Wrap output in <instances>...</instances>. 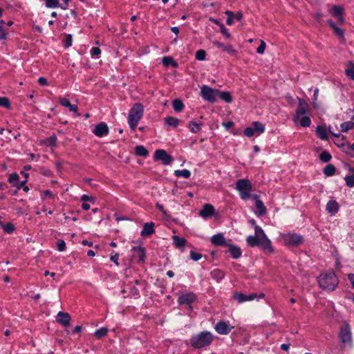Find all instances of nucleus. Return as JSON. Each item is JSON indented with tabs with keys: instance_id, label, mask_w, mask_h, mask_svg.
I'll return each mask as SVG.
<instances>
[{
	"instance_id": "4c0bfd02",
	"label": "nucleus",
	"mask_w": 354,
	"mask_h": 354,
	"mask_svg": "<svg viewBox=\"0 0 354 354\" xmlns=\"http://www.w3.org/2000/svg\"><path fill=\"white\" fill-rule=\"evenodd\" d=\"M354 129V122L352 121L345 122L341 124L340 129L342 132H346L348 130Z\"/></svg>"
},
{
	"instance_id": "393cba45",
	"label": "nucleus",
	"mask_w": 354,
	"mask_h": 354,
	"mask_svg": "<svg viewBox=\"0 0 354 354\" xmlns=\"http://www.w3.org/2000/svg\"><path fill=\"white\" fill-rule=\"evenodd\" d=\"M255 207L257 210L256 214L258 216H263L266 213L267 209L262 201L257 200V201L255 203Z\"/></svg>"
},
{
	"instance_id": "c85d7f7f",
	"label": "nucleus",
	"mask_w": 354,
	"mask_h": 354,
	"mask_svg": "<svg viewBox=\"0 0 354 354\" xmlns=\"http://www.w3.org/2000/svg\"><path fill=\"white\" fill-rule=\"evenodd\" d=\"M211 277L213 279H214L217 281H220L221 280H222L224 278L225 273L221 270L214 269L211 272Z\"/></svg>"
},
{
	"instance_id": "79ce46f5",
	"label": "nucleus",
	"mask_w": 354,
	"mask_h": 354,
	"mask_svg": "<svg viewBox=\"0 0 354 354\" xmlns=\"http://www.w3.org/2000/svg\"><path fill=\"white\" fill-rule=\"evenodd\" d=\"M350 171H353V174L352 175H350V176H346L344 178V180L346 182V185L348 187H354V169H351V168Z\"/></svg>"
},
{
	"instance_id": "aec40b11",
	"label": "nucleus",
	"mask_w": 354,
	"mask_h": 354,
	"mask_svg": "<svg viewBox=\"0 0 354 354\" xmlns=\"http://www.w3.org/2000/svg\"><path fill=\"white\" fill-rule=\"evenodd\" d=\"M339 205L336 201H329L326 206V210L331 215L333 216L339 211Z\"/></svg>"
},
{
	"instance_id": "f3484780",
	"label": "nucleus",
	"mask_w": 354,
	"mask_h": 354,
	"mask_svg": "<svg viewBox=\"0 0 354 354\" xmlns=\"http://www.w3.org/2000/svg\"><path fill=\"white\" fill-rule=\"evenodd\" d=\"M59 103L62 106L68 108L70 111L75 113L77 116L80 115V114L78 113V111H77L78 109H77V105L72 104L68 99H66L65 97H59Z\"/></svg>"
},
{
	"instance_id": "774afa93",
	"label": "nucleus",
	"mask_w": 354,
	"mask_h": 354,
	"mask_svg": "<svg viewBox=\"0 0 354 354\" xmlns=\"http://www.w3.org/2000/svg\"><path fill=\"white\" fill-rule=\"evenodd\" d=\"M38 83L41 86H46L48 84L47 80L44 77H40L38 79Z\"/></svg>"
},
{
	"instance_id": "864d4df0",
	"label": "nucleus",
	"mask_w": 354,
	"mask_h": 354,
	"mask_svg": "<svg viewBox=\"0 0 354 354\" xmlns=\"http://www.w3.org/2000/svg\"><path fill=\"white\" fill-rule=\"evenodd\" d=\"M90 53L93 58H98L101 54V50L98 47H93Z\"/></svg>"
},
{
	"instance_id": "9d476101",
	"label": "nucleus",
	"mask_w": 354,
	"mask_h": 354,
	"mask_svg": "<svg viewBox=\"0 0 354 354\" xmlns=\"http://www.w3.org/2000/svg\"><path fill=\"white\" fill-rule=\"evenodd\" d=\"M197 299V296L194 292H188L180 295L178 297V302L180 305L186 304L189 309H192V304Z\"/></svg>"
},
{
	"instance_id": "9b49d317",
	"label": "nucleus",
	"mask_w": 354,
	"mask_h": 354,
	"mask_svg": "<svg viewBox=\"0 0 354 354\" xmlns=\"http://www.w3.org/2000/svg\"><path fill=\"white\" fill-rule=\"evenodd\" d=\"M234 327L229 321H220L214 326V329L220 335H227Z\"/></svg>"
},
{
	"instance_id": "09e8293b",
	"label": "nucleus",
	"mask_w": 354,
	"mask_h": 354,
	"mask_svg": "<svg viewBox=\"0 0 354 354\" xmlns=\"http://www.w3.org/2000/svg\"><path fill=\"white\" fill-rule=\"evenodd\" d=\"M0 106H3L7 109L10 108V103L8 97H0Z\"/></svg>"
},
{
	"instance_id": "7c9ffc66",
	"label": "nucleus",
	"mask_w": 354,
	"mask_h": 354,
	"mask_svg": "<svg viewBox=\"0 0 354 354\" xmlns=\"http://www.w3.org/2000/svg\"><path fill=\"white\" fill-rule=\"evenodd\" d=\"M165 122L168 126L176 128L178 126L180 120L177 118L169 116L165 118Z\"/></svg>"
},
{
	"instance_id": "e2e57ef3",
	"label": "nucleus",
	"mask_w": 354,
	"mask_h": 354,
	"mask_svg": "<svg viewBox=\"0 0 354 354\" xmlns=\"http://www.w3.org/2000/svg\"><path fill=\"white\" fill-rule=\"evenodd\" d=\"M81 201H84V203L86 202V201H91V202L93 203L95 201V199L92 196H90L86 195V194H84V195H82L81 196Z\"/></svg>"
},
{
	"instance_id": "1a4fd4ad",
	"label": "nucleus",
	"mask_w": 354,
	"mask_h": 354,
	"mask_svg": "<svg viewBox=\"0 0 354 354\" xmlns=\"http://www.w3.org/2000/svg\"><path fill=\"white\" fill-rule=\"evenodd\" d=\"M310 115L308 104L303 99L298 97V106L293 117H298Z\"/></svg>"
},
{
	"instance_id": "ddd939ff",
	"label": "nucleus",
	"mask_w": 354,
	"mask_h": 354,
	"mask_svg": "<svg viewBox=\"0 0 354 354\" xmlns=\"http://www.w3.org/2000/svg\"><path fill=\"white\" fill-rule=\"evenodd\" d=\"M230 241H227L222 233H218L211 237V243L215 246H227Z\"/></svg>"
},
{
	"instance_id": "cd10ccee",
	"label": "nucleus",
	"mask_w": 354,
	"mask_h": 354,
	"mask_svg": "<svg viewBox=\"0 0 354 354\" xmlns=\"http://www.w3.org/2000/svg\"><path fill=\"white\" fill-rule=\"evenodd\" d=\"M132 250L134 254L139 258V261H143L145 259V250L142 247H133Z\"/></svg>"
},
{
	"instance_id": "c03bdc74",
	"label": "nucleus",
	"mask_w": 354,
	"mask_h": 354,
	"mask_svg": "<svg viewBox=\"0 0 354 354\" xmlns=\"http://www.w3.org/2000/svg\"><path fill=\"white\" fill-rule=\"evenodd\" d=\"M19 177L17 173L11 174L8 178L9 183L15 187L17 185V183H19Z\"/></svg>"
},
{
	"instance_id": "680f3d73",
	"label": "nucleus",
	"mask_w": 354,
	"mask_h": 354,
	"mask_svg": "<svg viewBox=\"0 0 354 354\" xmlns=\"http://www.w3.org/2000/svg\"><path fill=\"white\" fill-rule=\"evenodd\" d=\"M56 142H57V137L55 135H53L47 139L48 144L51 146H55L56 145Z\"/></svg>"
},
{
	"instance_id": "49530a36",
	"label": "nucleus",
	"mask_w": 354,
	"mask_h": 354,
	"mask_svg": "<svg viewBox=\"0 0 354 354\" xmlns=\"http://www.w3.org/2000/svg\"><path fill=\"white\" fill-rule=\"evenodd\" d=\"M5 22L3 20L0 21V40L6 39L7 33L6 30H5L3 26L5 25Z\"/></svg>"
},
{
	"instance_id": "8fccbe9b",
	"label": "nucleus",
	"mask_w": 354,
	"mask_h": 354,
	"mask_svg": "<svg viewBox=\"0 0 354 354\" xmlns=\"http://www.w3.org/2000/svg\"><path fill=\"white\" fill-rule=\"evenodd\" d=\"M254 232H255L254 235H256L258 237H259L260 239L261 238H263V236H267L266 235V234L264 233L263 229L260 226H259V225H255V227H254Z\"/></svg>"
},
{
	"instance_id": "c9c22d12",
	"label": "nucleus",
	"mask_w": 354,
	"mask_h": 354,
	"mask_svg": "<svg viewBox=\"0 0 354 354\" xmlns=\"http://www.w3.org/2000/svg\"><path fill=\"white\" fill-rule=\"evenodd\" d=\"M174 244L177 248H183L185 245L186 240L178 236H173Z\"/></svg>"
},
{
	"instance_id": "ea45409f",
	"label": "nucleus",
	"mask_w": 354,
	"mask_h": 354,
	"mask_svg": "<svg viewBox=\"0 0 354 354\" xmlns=\"http://www.w3.org/2000/svg\"><path fill=\"white\" fill-rule=\"evenodd\" d=\"M172 106L176 112H180L183 109L184 104L181 100L176 99L172 102Z\"/></svg>"
},
{
	"instance_id": "f8f14e48",
	"label": "nucleus",
	"mask_w": 354,
	"mask_h": 354,
	"mask_svg": "<svg viewBox=\"0 0 354 354\" xmlns=\"http://www.w3.org/2000/svg\"><path fill=\"white\" fill-rule=\"evenodd\" d=\"M261 250L266 254H271L274 252V248L272 245L270 240L267 236H263L260 239L259 245Z\"/></svg>"
},
{
	"instance_id": "423d86ee",
	"label": "nucleus",
	"mask_w": 354,
	"mask_h": 354,
	"mask_svg": "<svg viewBox=\"0 0 354 354\" xmlns=\"http://www.w3.org/2000/svg\"><path fill=\"white\" fill-rule=\"evenodd\" d=\"M339 338L344 346H351L352 344V333L348 324H344L341 326Z\"/></svg>"
},
{
	"instance_id": "69168bd1",
	"label": "nucleus",
	"mask_w": 354,
	"mask_h": 354,
	"mask_svg": "<svg viewBox=\"0 0 354 354\" xmlns=\"http://www.w3.org/2000/svg\"><path fill=\"white\" fill-rule=\"evenodd\" d=\"M72 45V36L71 35H68L65 39V46L69 47Z\"/></svg>"
},
{
	"instance_id": "dca6fc26",
	"label": "nucleus",
	"mask_w": 354,
	"mask_h": 354,
	"mask_svg": "<svg viewBox=\"0 0 354 354\" xmlns=\"http://www.w3.org/2000/svg\"><path fill=\"white\" fill-rule=\"evenodd\" d=\"M310 115H305L302 116L298 117H292V121L295 124H299L302 127H308L311 124V120L310 118Z\"/></svg>"
},
{
	"instance_id": "2eb2a0df",
	"label": "nucleus",
	"mask_w": 354,
	"mask_h": 354,
	"mask_svg": "<svg viewBox=\"0 0 354 354\" xmlns=\"http://www.w3.org/2000/svg\"><path fill=\"white\" fill-rule=\"evenodd\" d=\"M257 297V294L252 293L248 295H244L240 292H236L233 295V298L238 301V303L241 304L245 301H252L254 298Z\"/></svg>"
},
{
	"instance_id": "a211bd4d",
	"label": "nucleus",
	"mask_w": 354,
	"mask_h": 354,
	"mask_svg": "<svg viewBox=\"0 0 354 354\" xmlns=\"http://www.w3.org/2000/svg\"><path fill=\"white\" fill-rule=\"evenodd\" d=\"M71 316L67 313L59 311L57 313V322L64 326H68L70 325Z\"/></svg>"
},
{
	"instance_id": "5fc2aeb1",
	"label": "nucleus",
	"mask_w": 354,
	"mask_h": 354,
	"mask_svg": "<svg viewBox=\"0 0 354 354\" xmlns=\"http://www.w3.org/2000/svg\"><path fill=\"white\" fill-rule=\"evenodd\" d=\"M255 133L256 132L254 131V128L252 127H248L245 128L243 131L244 136L248 138L253 136Z\"/></svg>"
},
{
	"instance_id": "37998d69",
	"label": "nucleus",
	"mask_w": 354,
	"mask_h": 354,
	"mask_svg": "<svg viewBox=\"0 0 354 354\" xmlns=\"http://www.w3.org/2000/svg\"><path fill=\"white\" fill-rule=\"evenodd\" d=\"M331 155L326 151H324L319 154V159L323 162H328L331 160Z\"/></svg>"
},
{
	"instance_id": "c756f323",
	"label": "nucleus",
	"mask_w": 354,
	"mask_h": 354,
	"mask_svg": "<svg viewBox=\"0 0 354 354\" xmlns=\"http://www.w3.org/2000/svg\"><path fill=\"white\" fill-rule=\"evenodd\" d=\"M136 155L141 157L146 158L149 155V151L142 145H138L135 147Z\"/></svg>"
},
{
	"instance_id": "3c124183",
	"label": "nucleus",
	"mask_w": 354,
	"mask_h": 354,
	"mask_svg": "<svg viewBox=\"0 0 354 354\" xmlns=\"http://www.w3.org/2000/svg\"><path fill=\"white\" fill-rule=\"evenodd\" d=\"M254 232H255L254 235H256L258 237H259L260 239L261 238H263V236H267L266 235V234L264 233L263 229L260 226H259V225H255V227H254Z\"/></svg>"
},
{
	"instance_id": "4be33fe9",
	"label": "nucleus",
	"mask_w": 354,
	"mask_h": 354,
	"mask_svg": "<svg viewBox=\"0 0 354 354\" xmlns=\"http://www.w3.org/2000/svg\"><path fill=\"white\" fill-rule=\"evenodd\" d=\"M154 225V223L153 222L145 223L142 230L140 233L141 236H148L153 234L155 232Z\"/></svg>"
},
{
	"instance_id": "20e7f679",
	"label": "nucleus",
	"mask_w": 354,
	"mask_h": 354,
	"mask_svg": "<svg viewBox=\"0 0 354 354\" xmlns=\"http://www.w3.org/2000/svg\"><path fill=\"white\" fill-rule=\"evenodd\" d=\"M281 237L284 245L288 247L297 248L304 243V236L295 232L281 234Z\"/></svg>"
},
{
	"instance_id": "052dcab7",
	"label": "nucleus",
	"mask_w": 354,
	"mask_h": 354,
	"mask_svg": "<svg viewBox=\"0 0 354 354\" xmlns=\"http://www.w3.org/2000/svg\"><path fill=\"white\" fill-rule=\"evenodd\" d=\"M3 230L7 233L10 234L15 230V227L12 223H8L4 225Z\"/></svg>"
},
{
	"instance_id": "0eeeda50",
	"label": "nucleus",
	"mask_w": 354,
	"mask_h": 354,
	"mask_svg": "<svg viewBox=\"0 0 354 354\" xmlns=\"http://www.w3.org/2000/svg\"><path fill=\"white\" fill-rule=\"evenodd\" d=\"M201 96L209 102H214L218 97V90L204 85L201 88Z\"/></svg>"
},
{
	"instance_id": "6e6552de",
	"label": "nucleus",
	"mask_w": 354,
	"mask_h": 354,
	"mask_svg": "<svg viewBox=\"0 0 354 354\" xmlns=\"http://www.w3.org/2000/svg\"><path fill=\"white\" fill-rule=\"evenodd\" d=\"M153 158L156 161L160 160L164 165H170L174 160L164 149L156 150L154 153Z\"/></svg>"
},
{
	"instance_id": "603ef678",
	"label": "nucleus",
	"mask_w": 354,
	"mask_h": 354,
	"mask_svg": "<svg viewBox=\"0 0 354 354\" xmlns=\"http://www.w3.org/2000/svg\"><path fill=\"white\" fill-rule=\"evenodd\" d=\"M206 57V53L204 50H198L196 53V59L198 61L205 60Z\"/></svg>"
},
{
	"instance_id": "f03ea898",
	"label": "nucleus",
	"mask_w": 354,
	"mask_h": 354,
	"mask_svg": "<svg viewBox=\"0 0 354 354\" xmlns=\"http://www.w3.org/2000/svg\"><path fill=\"white\" fill-rule=\"evenodd\" d=\"M318 283L322 289L333 291L338 284V279L335 274L330 271L320 274Z\"/></svg>"
},
{
	"instance_id": "f257e3e1",
	"label": "nucleus",
	"mask_w": 354,
	"mask_h": 354,
	"mask_svg": "<svg viewBox=\"0 0 354 354\" xmlns=\"http://www.w3.org/2000/svg\"><path fill=\"white\" fill-rule=\"evenodd\" d=\"M190 345L194 348H202L209 346L213 342V335L209 331H202L191 337Z\"/></svg>"
},
{
	"instance_id": "f704fd0d",
	"label": "nucleus",
	"mask_w": 354,
	"mask_h": 354,
	"mask_svg": "<svg viewBox=\"0 0 354 354\" xmlns=\"http://www.w3.org/2000/svg\"><path fill=\"white\" fill-rule=\"evenodd\" d=\"M252 124L254 131L258 135H260L265 131V126L263 123L260 122H253Z\"/></svg>"
},
{
	"instance_id": "de8ad7c7",
	"label": "nucleus",
	"mask_w": 354,
	"mask_h": 354,
	"mask_svg": "<svg viewBox=\"0 0 354 354\" xmlns=\"http://www.w3.org/2000/svg\"><path fill=\"white\" fill-rule=\"evenodd\" d=\"M215 23L216 24H218L219 25V27H220V29H221V33L227 38H230L231 37V35L230 34V32H228V30L226 29V28L225 27V26L223 24H220L218 21L215 20Z\"/></svg>"
},
{
	"instance_id": "13d9d810",
	"label": "nucleus",
	"mask_w": 354,
	"mask_h": 354,
	"mask_svg": "<svg viewBox=\"0 0 354 354\" xmlns=\"http://www.w3.org/2000/svg\"><path fill=\"white\" fill-rule=\"evenodd\" d=\"M266 47V44L265 41H263V40H261L260 45L259 46V47L257 49V53L260 55L263 54Z\"/></svg>"
},
{
	"instance_id": "0e129e2a",
	"label": "nucleus",
	"mask_w": 354,
	"mask_h": 354,
	"mask_svg": "<svg viewBox=\"0 0 354 354\" xmlns=\"http://www.w3.org/2000/svg\"><path fill=\"white\" fill-rule=\"evenodd\" d=\"M110 259L111 261L115 263V265L118 266V260H119V254L118 253L111 254Z\"/></svg>"
},
{
	"instance_id": "a878e982",
	"label": "nucleus",
	"mask_w": 354,
	"mask_h": 354,
	"mask_svg": "<svg viewBox=\"0 0 354 354\" xmlns=\"http://www.w3.org/2000/svg\"><path fill=\"white\" fill-rule=\"evenodd\" d=\"M246 242L250 247L259 246L260 238L256 235H250L247 237Z\"/></svg>"
},
{
	"instance_id": "72a5a7b5",
	"label": "nucleus",
	"mask_w": 354,
	"mask_h": 354,
	"mask_svg": "<svg viewBox=\"0 0 354 354\" xmlns=\"http://www.w3.org/2000/svg\"><path fill=\"white\" fill-rule=\"evenodd\" d=\"M162 63L165 66H171L174 68L178 67V63L176 61H174V59L171 57H169V56L164 57L162 59Z\"/></svg>"
},
{
	"instance_id": "473e14b6",
	"label": "nucleus",
	"mask_w": 354,
	"mask_h": 354,
	"mask_svg": "<svg viewBox=\"0 0 354 354\" xmlns=\"http://www.w3.org/2000/svg\"><path fill=\"white\" fill-rule=\"evenodd\" d=\"M346 75L354 81V63L349 62L347 65V68L345 70Z\"/></svg>"
},
{
	"instance_id": "bb28decb",
	"label": "nucleus",
	"mask_w": 354,
	"mask_h": 354,
	"mask_svg": "<svg viewBox=\"0 0 354 354\" xmlns=\"http://www.w3.org/2000/svg\"><path fill=\"white\" fill-rule=\"evenodd\" d=\"M201 122H196L195 121H190L188 124L187 127L189 129L191 132L192 133H198L201 130Z\"/></svg>"
},
{
	"instance_id": "bf43d9fd",
	"label": "nucleus",
	"mask_w": 354,
	"mask_h": 354,
	"mask_svg": "<svg viewBox=\"0 0 354 354\" xmlns=\"http://www.w3.org/2000/svg\"><path fill=\"white\" fill-rule=\"evenodd\" d=\"M190 257L192 260L197 261L201 259L202 254L198 252H195L194 251H191Z\"/></svg>"
},
{
	"instance_id": "412c9836",
	"label": "nucleus",
	"mask_w": 354,
	"mask_h": 354,
	"mask_svg": "<svg viewBox=\"0 0 354 354\" xmlns=\"http://www.w3.org/2000/svg\"><path fill=\"white\" fill-rule=\"evenodd\" d=\"M227 246L229 248L228 252L230 253L232 258L239 259L241 257L242 251L239 247L230 243H229Z\"/></svg>"
},
{
	"instance_id": "5701e85b",
	"label": "nucleus",
	"mask_w": 354,
	"mask_h": 354,
	"mask_svg": "<svg viewBox=\"0 0 354 354\" xmlns=\"http://www.w3.org/2000/svg\"><path fill=\"white\" fill-rule=\"evenodd\" d=\"M214 44L218 48L223 51L227 52L231 55H234L236 53V50L231 45H225L219 41L214 42Z\"/></svg>"
},
{
	"instance_id": "39448f33",
	"label": "nucleus",
	"mask_w": 354,
	"mask_h": 354,
	"mask_svg": "<svg viewBox=\"0 0 354 354\" xmlns=\"http://www.w3.org/2000/svg\"><path fill=\"white\" fill-rule=\"evenodd\" d=\"M236 189L239 192L241 198L246 200L250 196L252 183L248 179H239L236 183Z\"/></svg>"
},
{
	"instance_id": "338daca9",
	"label": "nucleus",
	"mask_w": 354,
	"mask_h": 354,
	"mask_svg": "<svg viewBox=\"0 0 354 354\" xmlns=\"http://www.w3.org/2000/svg\"><path fill=\"white\" fill-rule=\"evenodd\" d=\"M43 194L45 197H48V198H55V195L53 194L50 190L47 189V190H45L43 192Z\"/></svg>"
},
{
	"instance_id": "6ab92c4d",
	"label": "nucleus",
	"mask_w": 354,
	"mask_h": 354,
	"mask_svg": "<svg viewBox=\"0 0 354 354\" xmlns=\"http://www.w3.org/2000/svg\"><path fill=\"white\" fill-rule=\"evenodd\" d=\"M214 207L212 205L205 204L200 210L199 215L204 218H207L214 215Z\"/></svg>"
},
{
	"instance_id": "6e6d98bb",
	"label": "nucleus",
	"mask_w": 354,
	"mask_h": 354,
	"mask_svg": "<svg viewBox=\"0 0 354 354\" xmlns=\"http://www.w3.org/2000/svg\"><path fill=\"white\" fill-rule=\"evenodd\" d=\"M66 246L64 240L59 239L57 242V249L59 252H63L66 250Z\"/></svg>"
},
{
	"instance_id": "b1692460",
	"label": "nucleus",
	"mask_w": 354,
	"mask_h": 354,
	"mask_svg": "<svg viewBox=\"0 0 354 354\" xmlns=\"http://www.w3.org/2000/svg\"><path fill=\"white\" fill-rule=\"evenodd\" d=\"M317 136L322 140L328 139V134L326 129L322 126H317L316 128Z\"/></svg>"
},
{
	"instance_id": "4468645a",
	"label": "nucleus",
	"mask_w": 354,
	"mask_h": 354,
	"mask_svg": "<svg viewBox=\"0 0 354 354\" xmlns=\"http://www.w3.org/2000/svg\"><path fill=\"white\" fill-rule=\"evenodd\" d=\"M109 130L107 124L104 122H100L97 124L93 130V133L97 137H103L109 134Z\"/></svg>"
},
{
	"instance_id": "a18cd8bd",
	"label": "nucleus",
	"mask_w": 354,
	"mask_h": 354,
	"mask_svg": "<svg viewBox=\"0 0 354 354\" xmlns=\"http://www.w3.org/2000/svg\"><path fill=\"white\" fill-rule=\"evenodd\" d=\"M107 333H108V328L106 327H102V328L97 330L95 332L94 335L97 338H101V337L106 335Z\"/></svg>"
},
{
	"instance_id": "7ed1b4c3",
	"label": "nucleus",
	"mask_w": 354,
	"mask_h": 354,
	"mask_svg": "<svg viewBox=\"0 0 354 354\" xmlns=\"http://www.w3.org/2000/svg\"><path fill=\"white\" fill-rule=\"evenodd\" d=\"M144 106L140 103L134 104L129 112L128 123L132 130H135L143 116Z\"/></svg>"
},
{
	"instance_id": "e433bc0d",
	"label": "nucleus",
	"mask_w": 354,
	"mask_h": 354,
	"mask_svg": "<svg viewBox=\"0 0 354 354\" xmlns=\"http://www.w3.org/2000/svg\"><path fill=\"white\" fill-rule=\"evenodd\" d=\"M174 174L177 177H183L187 179L190 177L191 172L188 169H184L182 170H176Z\"/></svg>"
},
{
	"instance_id": "58836bf2",
	"label": "nucleus",
	"mask_w": 354,
	"mask_h": 354,
	"mask_svg": "<svg viewBox=\"0 0 354 354\" xmlns=\"http://www.w3.org/2000/svg\"><path fill=\"white\" fill-rule=\"evenodd\" d=\"M343 8L339 6H333L330 10V14L335 17L340 16L343 14Z\"/></svg>"
},
{
	"instance_id": "2f4dec72",
	"label": "nucleus",
	"mask_w": 354,
	"mask_h": 354,
	"mask_svg": "<svg viewBox=\"0 0 354 354\" xmlns=\"http://www.w3.org/2000/svg\"><path fill=\"white\" fill-rule=\"evenodd\" d=\"M218 97L225 102L230 103L232 102V97L230 92L218 90Z\"/></svg>"
},
{
	"instance_id": "a19ab883",
	"label": "nucleus",
	"mask_w": 354,
	"mask_h": 354,
	"mask_svg": "<svg viewBox=\"0 0 354 354\" xmlns=\"http://www.w3.org/2000/svg\"><path fill=\"white\" fill-rule=\"evenodd\" d=\"M323 172L326 176H332L335 174V167L333 165H327L324 167Z\"/></svg>"
},
{
	"instance_id": "4d7b16f0",
	"label": "nucleus",
	"mask_w": 354,
	"mask_h": 354,
	"mask_svg": "<svg viewBox=\"0 0 354 354\" xmlns=\"http://www.w3.org/2000/svg\"><path fill=\"white\" fill-rule=\"evenodd\" d=\"M335 34L339 37L342 41L344 40V31L342 29L339 28V27L336 26L333 28Z\"/></svg>"
}]
</instances>
